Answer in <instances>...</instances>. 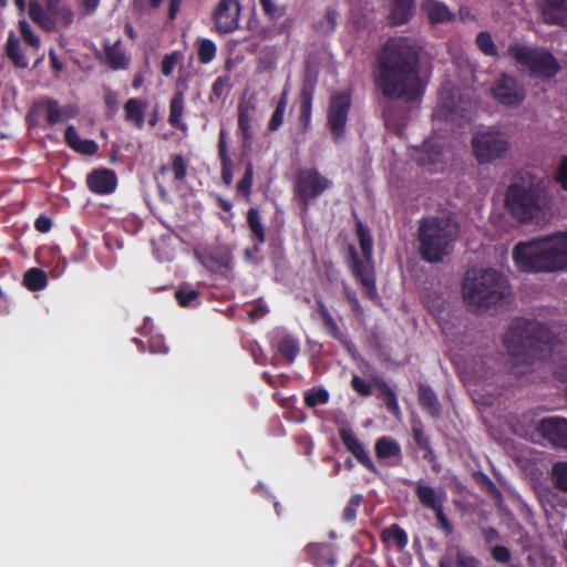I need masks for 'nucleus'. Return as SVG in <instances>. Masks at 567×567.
<instances>
[{"label": "nucleus", "mask_w": 567, "mask_h": 567, "mask_svg": "<svg viewBox=\"0 0 567 567\" xmlns=\"http://www.w3.org/2000/svg\"><path fill=\"white\" fill-rule=\"evenodd\" d=\"M374 79L377 87L388 97L417 100L423 86L415 44L405 38L386 41L378 56Z\"/></svg>", "instance_id": "obj_1"}, {"label": "nucleus", "mask_w": 567, "mask_h": 567, "mask_svg": "<svg viewBox=\"0 0 567 567\" xmlns=\"http://www.w3.org/2000/svg\"><path fill=\"white\" fill-rule=\"evenodd\" d=\"M513 259L524 271L553 272L567 269V233L518 243Z\"/></svg>", "instance_id": "obj_2"}, {"label": "nucleus", "mask_w": 567, "mask_h": 567, "mask_svg": "<svg viewBox=\"0 0 567 567\" xmlns=\"http://www.w3.org/2000/svg\"><path fill=\"white\" fill-rule=\"evenodd\" d=\"M458 236V225L453 218L424 217L417 229L419 252L427 262H440L452 252Z\"/></svg>", "instance_id": "obj_3"}, {"label": "nucleus", "mask_w": 567, "mask_h": 567, "mask_svg": "<svg viewBox=\"0 0 567 567\" xmlns=\"http://www.w3.org/2000/svg\"><path fill=\"white\" fill-rule=\"evenodd\" d=\"M465 302L475 310H485L511 295L504 276L493 269L468 270L462 286Z\"/></svg>", "instance_id": "obj_4"}, {"label": "nucleus", "mask_w": 567, "mask_h": 567, "mask_svg": "<svg viewBox=\"0 0 567 567\" xmlns=\"http://www.w3.org/2000/svg\"><path fill=\"white\" fill-rule=\"evenodd\" d=\"M505 203L513 217L525 223L544 213L549 204V196L542 179L527 175L508 187Z\"/></svg>", "instance_id": "obj_5"}, {"label": "nucleus", "mask_w": 567, "mask_h": 567, "mask_svg": "<svg viewBox=\"0 0 567 567\" xmlns=\"http://www.w3.org/2000/svg\"><path fill=\"white\" fill-rule=\"evenodd\" d=\"M504 343L513 355L545 358L546 350H553L549 331L538 321L527 319H515L512 322Z\"/></svg>", "instance_id": "obj_6"}, {"label": "nucleus", "mask_w": 567, "mask_h": 567, "mask_svg": "<svg viewBox=\"0 0 567 567\" xmlns=\"http://www.w3.org/2000/svg\"><path fill=\"white\" fill-rule=\"evenodd\" d=\"M507 53L533 78L549 80L559 71L556 58L545 49L513 43L508 47Z\"/></svg>", "instance_id": "obj_7"}, {"label": "nucleus", "mask_w": 567, "mask_h": 567, "mask_svg": "<svg viewBox=\"0 0 567 567\" xmlns=\"http://www.w3.org/2000/svg\"><path fill=\"white\" fill-rule=\"evenodd\" d=\"M28 14L41 29L48 32L68 28L74 20L72 8L63 0H29Z\"/></svg>", "instance_id": "obj_8"}, {"label": "nucleus", "mask_w": 567, "mask_h": 567, "mask_svg": "<svg viewBox=\"0 0 567 567\" xmlns=\"http://www.w3.org/2000/svg\"><path fill=\"white\" fill-rule=\"evenodd\" d=\"M357 235L359 237V244L363 259L358 258L353 247L350 248L352 257V271L365 289L367 296L369 298H374L377 296V289L372 259V237L369 229L360 221L357 224Z\"/></svg>", "instance_id": "obj_9"}, {"label": "nucleus", "mask_w": 567, "mask_h": 567, "mask_svg": "<svg viewBox=\"0 0 567 567\" xmlns=\"http://www.w3.org/2000/svg\"><path fill=\"white\" fill-rule=\"evenodd\" d=\"M471 146L478 164H488L501 159L511 150L506 134L492 127L476 131L471 138Z\"/></svg>", "instance_id": "obj_10"}, {"label": "nucleus", "mask_w": 567, "mask_h": 567, "mask_svg": "<svg viewBox=\"0 0 567 567\" xmlns=\"http://www.w3.org/2000/svg\"><path fill=\"white\" fill-rule=\"evenodd\" d=\"M474 103L470 94H462L460 90L444 85L440 91L439 104L433 113L434 121H455L468 117Z\"/></svg>", "instance_id": "obj_11"}, {"label": "nucleus", "mask_w": 567, "mask_h": 567, "mask_svg": "<svg viewBox=\"0 0 567 567\" xmlns=\"http://www.w3.org/2000/svg\"><path fill=\"white\" fill-rule=\"evenodd\" d=\"M451 154L445 140L431 137L420 147L415 148L413 157L421 166L426 167L430 172H439L443 169Z\"/></svg>", "instance_id": "obj_12"}, {"label": "nucleus", "mask_w": 567, "mask_h": 567, "mask_svg": "<svg viewBox=\"0 0 567 567\" xmlns=\"http://www.w3.org/2000/svg\"><path fill=\"white\" fill-rule=\"evenodd\" d=\"M332 185V182L316 168L301 169L297 175L296 193L303 206L322 195Z\"/></svg>", "instance_id": "obj_13"}, {"label": "nucleus", "mask_w": 567, "mask_h": 567, "mask_svg": "<svg viewBox=\"0 0 567 567\" xmlns=\"http://www.w3.org/2000/svg\"><path fill=\"white\" fill-rule=\"evenodd\" d=\"M351 106V96L346 92H334L328 109V124L336 142L343 138Z\"/></svg>", "instance_id": "obj_14"}, {"label": "nucleus", "mask_w": 567, "mask_h": 567, "mask_svg": "<svg viewBox=\"0 0 567 567\" xmlns=\"http://www.w3.org/2000/svg\"><path fill=\"white\" fill-rule=\"evenodd\" d=\"M494 97L505 106H517L525 99L524 86L511 75H502L493 85Z\"/></svg>", "instance_id": "obj_15"}, {"label": "nucleus", "mask_w": 567, "mask_h": 567, "mask_svg": "<svg viewBox=\"0 0 567 567\" xmlns=\"http://www.w3.org/2000/svg\"><path fill=\"white\" fill-rule=\"evenodd\" d=\"M240 6L238 0H220L214 10V22L219 33H230L238 28Z\"/></svg>", "instance_id": "obj_16"}, {"label": "nucleus", "mask_w": 567, "mask_h": 567, "mask_svg": "<svg viewBox=\"0 0 567 567\" xmlns=\"http://www.w3.org/2000/svg\"><path fill=\"white\" fill-rule=\"evenodd\" d=\"M537 431L553 445L567 449V420L559 417L543 419Z\"/></svg>", "instance_id": "obj_17"}, {"label": "nucleus", "mask_w": 567, "mask_h": 567, "mask_svg": "<svg viewBox=\"0 0 567 567\" xmlns=\"http://www.w3.org/2000/svg\"><path fill=\"white\" fill-rule=\"evenodd\" d=\"M415 495L422 506L433 509L435 513L444 509L447 494L444 488H434L422 482L415 483Z\"/></svg>", "instance_id": "obj_18"}, {"label": "nucleus", "mask_w": 567, "mask_h": 567, "mask_svg": "<svg viewBox=\"0 0 567 567\" xmlns=\"http://www.w3.org/2000/svg\"><path fill=\"white\" fill-rule=\"evenodd\" d=\"M116 184V175L110 169H97L87 176V186L96 194H111L115 190Z\"/></svg>", "instance_id": "obj_19"}, {"label": "nucleus", "mask_w": 567, "mask_h": 567, "mask_svg": "<svg viewBox=\"0 0 567 567\" xmlns=\"http://www.w3.org/2000/svg\"><path fill=\"white\" fill-rule=\"evenodd\" d=\"M390 22L401 25L410 20L414 11V0H384Z\"/></svg>", "instance_id": "obj_20"}, {"label": "nucleus", "mask_w": 567, "mask_h": 567, "mask_svg": "<svg viewBox=\"0 0 567 567\" xmlns=\"http://www.w3.org/2000/svg\"><path fill=\"white\" fill-rule=\"evenodd\" d=\"M341 440L348 451L368 470L375 473L377 467L374 466L373 462L371 461L368 452L365 451L364 446L359 442V440L355 437L354 434L348 431H341L340 432Z\"/></svg>", "instance_id": "obj_21"}, {"label": "nucleus", "mask_w": 567, "mask_h": 567, "mask_svg": "<svg viewBox=\"0 0 567 567\" xmlns=\"http://www.w3.org/2000/svg\"><path fill=\"white\" fill-rule=\"evenodd\" d=\"M542 14L547 23L567 25V0H546Z\"/></svg>", "instance_id": "obj_22"}, {"label": "nucleus", "mask_w": 567, "mask_h": 567, "mask_svg": "<svg viewBox=\"0 0 567 567\" xmlns=\"http://www.w3.org/2000/svg\"><path fill=\"white\" fill-rule=\"evenodd\" d=\"M148 107L147 101L132 97L124 104L125 120L137 128H142L145 122V113Z\"/></svg>", "instance_id": "obj_23"}, {"label": "nucleus", "mask_w": 567, "mask_h": 567, "mask_svg": "<svg viewBox=\"0 0 567 567\" xmlns=\"http://www.w3.org/2000/svg\"><path fill=\"white\" fill-rule=\"evenodd\" d=\"M6 54L14 66L25 69L29 65V59L23 51L21 41L13 31L8 33L6 43Z\"/></svg>", "instance_id": "obj_24"}, {"label": "nucleus", "mask_w": 567, "mask_h": 567, "mask_svg": "<svg viewBox=\"0 0 567 567\" xmlns=\"http://www.w3.org/2000/svg\"><path fill=\"white\" fill-rule=\"evenodd\" d=\"M64 137L71 148L84 155H93L99 148L93 140H82L73 125L66 127Z\"/></svg>", "instance_id": "obj_25"}, {"label": "nucleus", "mask_w": 567, "mask_h": 567, "mask_svg": "<svg viewBox=\"0 0 567 567\" xmlns=\"http://www.w3.org/2000/svg\"><path fill=\"white\" fill-rule=\"evenodd\" d=\"M45 112L47 120L52 125L68 121L78 115V109L74 105L60 107L59 103L54 100H48L45 102Z\"/></svg>", "instance_id": "obj_26"}, {"label": "nucleus", "mask_w": 567, "mask_h": 567, "mask_svg": "<svg viewBox=\"0 0 567 567\" xmlns=\"http://www.w3.org/2000/svg\"><path fill=\"white\" fill-rule=\"evenodd\" d=\"M308 553L317 567H333L337 563V557L329 545H311Z\"/></svg>", "instance_id": "obj_27"}, {"label": "nucleus", "mask_w": 567, "mask_h": 567, "mask_svg": "<svg viewBox=\"0 0 567 567\" xmlns=\"http://www.w3.org/2000/svg\"><path fill=\"white\" fill-rule=\"evenodd\" d=\"M105 55L107 63L114 70H124L128 66L130 59L123 51L120 40L105 45Z\"/></svg>", "instance_id": "obj_28"}, {"label": "nucleus", "mask_w": 567, "mask_h": 567, "mask_svg": "<svg viewBox=\"0 0 567 567\" xmlns=\"http://www.w3.org/2000/svg\"><path fill=\"white\" fill-rule=\"evenodd\" d=\"M277 349L278 352L292 362L299 353V341L290 334H281L277 332Z\"/></svg>", "instance_id": "obj_29"}, {"label": "nucleus", "mask_w": 567, "mask_h": 567, "mask_svg": "<svg viewBox=\"0 0 567 567\" xmlns=\"http://www.w3.org/2000/svg\"><path fill=\"white\" fill-rule=\"evenodd\" d=\"M318 311L323 322L324 330L342 343H348L347 337L340 330L338 323L323 302H318Z\"/></svg>", "instance_id": "obj_30"}, {"label": "nucleus", "mask_w": 567, "mask_h": 567, "mask_svg": "<svg viewBox=\"0 0 567 567\" xmlns=\"http://www.w3.org/2000/svg\"><path fill=\"white\" fill-rule=\"evenodd\" d=\"M381 538L388 546L396 547L400 550L403 549L408 544V534L399 525L395 524L383 529Z\"/></svg>", "instance_id": "obj_31"}, {"label": "nucleus", "mask_w": 567, "mask_h": 567, "mask_svg": "<svg viewBox=\"0 0 567 567\" xmlns=\"http://www.w3.org/2000/svg\"><path fill=\"white\" fill-rule=\"evenodd\" d=\"M184 114V94L183 92H177L169 104V123L181 130H186V124L183 122Z\"/></svg>", "instance_id": "obj_32"}, {"label": "nucleus", "mask_w": 567, "mask_h": 567, "mask_svg": "<svg viewBox=\"0 0 567 567\" xmlns=\"http://www.w3.org/2000/svg\"><path fill=\"white\" fill-rule=\"evenodd\" d=\"M375 454L381 460L401 456L399 443L391 437L382 436L375 443Z\"/></svg>", "instance_id": "obj_33"}, {"label": "nucleus", "mask_w": 567, "mask_h": 567, "mask_svg": "<svg viewBox=\"0 0 567 567\" xmlns=\"http://www.w3.org/2000/svg\"><path fill=\"white\" fill-rule=\"evenodd\" d=\"M422 10L425 11L432 22H443L451 16L447 7L435 0H425L422 3Z\"/></svg>", "instance_id": "obj_34"}, {"label": "nucleus", "mask_w": 567, "mask_h": 567, "mask_svg": "<svg viewBox=\"0 0 567 567\" xmlns=\"http://www.w3.org/2000/svg\"><path fill=\"white\" fill-rule=\"evenodd\" d=\"M247 223L254 238L257 240V244H264L266 240V231L257 208H250L248 210Z\"/></svg>", "instance_id": "obj_35"}, {"label": "nucleus", "mask_w": 567, "mask_h": 567, "mask_svg": "<svg viewBox=\"0 0 567 567\" xmlns=\"http://www.w3.org/2000/svg\"><path fill=\"white\" fill-rule=\"evenodd\" d=\"M447 553L454 556L456 567H480L478 560L457 545L449 546Z\"/></svg>", "instance_id": "obj_36"}, {"label": "nucleus", "mask_w": 567, "mask_h": 567, "mask_svg": "<svg viewBox=\"0 0 567 567\" xmlns=\"http://www.w3.org/2000/svg\"><path fill=\"white\" fill-rule=\"evenodd\" d=\"M23 284L30 290H41L48 284L45 272L39 268H31L25 272Z\"/></svg>", "instance_id": "obj_37"}, {"label": "nucleus", "mask_w": 567, "mask_h": 567, "mask_svg": "<svg viewBox=\"0 0 567 567\" xmlns=\"http://www.w3.org/2000/svg\"><path fill=\"white\" fill-rule=\"evenodd\" d=\"M19 29L25 44L29 47V52L31 54H37L41 45L40 38L35 34L29 22L25 20L19 21Z\"/></svg>", "instance_id": "obj_38"}, {"label": "nucleus", "mask_w": 567, "mask_h": 567, "mask_svg": "<svg viewBox=\"0 0 567 567\" xmlns=\"http://www.w3.org/2000/svg\"><path fill=\"white\" fill-rule=\"evenodd\" d=\"M419 401L420 403L429 410L432 415H436L439 413V402L435 393L432 389L420 385L419 388Z\"/></svg>", "instance_id": "obj_39"}, {"label": "nucleus", "mask_w": 567, "mask_h": 567, "mask_svg": "<svg viewBox=\"0 0 567 567\" xmlns=\"http://www.w3.org/2000/svg\"><path fill=\"white\" fill-rule=\"evenodd\" d=\"M478 49L487 56H498L496 44L487 31H482L476 35L475 40Z\"/></svg>", "instance_id": "obj_40"}, {"label": "nucleus", "mask_w": 567, "mask_h": 567, "mask_svg": "<svg viewBox=\"0 0 567 567\" xmlns=\"http://www.w3.org/2000/svg\"><path fill=\"white\" fill-rule=\"evenodd\" d=\"M231 87L230 76L228 74L218 76L212 87V93L209 96L210 102L218 101L223 99Z\"/></svg>", "instance_id": "obj_41"}, {"label": "nucleus", "mask_w": 567, "mask_h": 567, "mask_svg": "<svg viewBox=\"0 0 567 567\" xmlns=\"http://www.w3.org/2000/svg\"><path fill=\"white\" fill-rule=\"evenodd\" d=\"M250 120L251 109L247 105H240L238 114V126L241 133L244 134L245 144H248L251 138Z\"/></svg>", "instance_id": "obj_42"}, {"label": "nucleus", "mask_w": 567, "mask_h": 567, "mask_svg": "<svg viewBox=\"0 0 567 567\" xmlns=\"http://www.w3.org/2000/svg\"><path fill=\"white\" fill-rule=\"evenodd\" d=\"M286 107H287V92H284L277 106H276V110L272 113L270 121L268 123V127L270 131H276L281 126V124L284 122V114H285Z\"/></svg>", "instance_id": "obj_43"}, {"label": "nucleus", "mask_w": 567, "mask_h": 567, "mask_svg": "<svg viewBox=\"0 0 567 567\" xmlns=\"http://www.w3.org/2000/svg\"><path fill=\"white\" fill-rule=\"evenodd\" d=\"M176 299L183 307H194L198 305L199 293L197 290L182 287L176 291Z\"/></svg>", "instance_id": "obj_44"}, {"label": "nucleus", "mask_w": 567, "mask_h": 567, "mask_svg": "<svg viewBox=\"0 0 567 567\" xmlns=\"http://www.w3.org/2000/svg\"><path fill=\"white\" fill-rule=\"evenodd\" d=\"M252 181H254V167H252V163L248 162L246 164L244 176L237 183V190L247 198H249L250 194H251Z\"/></svg>", "instance_id": "obj_45"}, {"label": "nucleus", "mask_w": 567, "mask_h": 567, "mask_svg": "<svg viewBox=\"0 0 567 567\" xmlns=\"http://www.w3.org/2000/svg\"><path fill=\"white\" fill-rule=\"evenodd\" d=\"M261 8L269 17V19L276 21L281 19L286 14V7L278 4L275 0H259Z\"/></svg>", "instance_id": "obj_46"}, {"label": "nucleus", "mask_w": 567, "mask_h": 567, "mask_svg": "<svg viewBox=\"0 0 567 567\" xmlns=\"http://www.w3.org/2000/svg\"><path fill=\"white\" fill-rule=\"evenodd\" d=\"M215 55H216L215 43L208 39L202 40L199 43V48H198V60L202 63L207 64L210 61H213Z\"/></svg>", "instance_id": "obj_47"}, {"label": "nucleus", "mask_w": 567, "mask_h": 567, "mask_svg": "<svg viewBox=\"0 0 567 567\" xmlns=\"http://www.w3.org/2000/svg\"><path fill=\"white\" fill-rule=\"evenodd\" d=\"M555 485L567 492V463H557L553 468Z\"/></svg>", "instance_id": "obj_48"}, {"label": "nucleus", "mask_w": 567, "mask_h": 567, "mask_svg": "<svg viewBox=\"0 0 567 567\" xmlns=\"http://www.w3.org/2000/svg\"><path fill=\"white\" fill-rule=\"evenodd\" d=\"M337 24V12L329 10L322 20L318 21L316 28L321 33H330L334 30Z\"/></svg>", "instance_id": "obj_49"}, {"label": "nucleus", "mask_w": 567, "mask_h": 567, "mask_svg": "<svg viewBox=\"0 0 567 567\" xmlns=\"http://www.w3.org/2000/svg\"><path fill=\"white\" fill-rule=\"evenodd\" d=\"M169 169L173 172L176 182H184L187 175V165L182 155L173 157Z\"/></svg>", "instance_id": "obj_50"}, {"label": "nucleus", "mask_w": 567, "mask_h": 567, "mask_svg": "<svg viewBox=\"0 0 567 567\" xmlns=\"http://www.w3.org/2000/svg\"><path fill=\"white\" fill-rule=\"evenodd\" d=\"M329 400V393L324 389L311 391L306 394L305 401L308 406L315 408L319 404H326Z\"/></svg>", "instance_id": "obj_51"}, {"label": "nucleus", "mask_w": 567, "mask_h": 567, "mask_svg": "<svg viewBox=\"0 0 567 567\" xmlns=\"http://www.w3.org/2000/svg\"><path fill=\"white\" fill-rule=\"evenodd\" d=\"M362 503V496L361 495H353L347 506L343 509V519L346 522H353L357 516V511L360 504Z\"/></svg>", "instance_id": "obj_52"}, {"label": "nucleus", "mask_w": 567, "mask_h": 567, "mask_svg": "<svg viewBox=\"0 0 567 567\" xmlns=\"http://www.w3.org/2000/svg\"><path fill=\"white\" fill-rule=\"evenodd\" d=\"M181 60V54L178 52H172L169 54H166L163 60H162V64H161V70H162V73L165 75V76H169L173 71H174V68L175 65L177 64V62Z\"/></svg>", "instance_id": "obj_53"}, {"label": "nucleus", "mask_w": 567, "mask_h": 567, "mask_svg": "<svg viewBox=\"0 0 567 567\" xmlns=\"http://www.w3.org/2000/svg\"><path fill=\"white\" fill-rule=\"evenodd\" d=\"M555 181L567 190V156H564L555 172Z\"/></svg>", "instance_id": "obj_54"}, {"label": "nucleus", "mask_w": 567, "mask_h": 567, "mask_svg": "<svg viewBox=\"0 0 567 567\" xmlns=\"http://www.w3.org/2000/svg\"><path fill=\"white\" fill-rule=\"evenodd\" d=\"M226 131L224 128L219 132V141H218V155L220 162L231 161L228 146H227V136Z\"/></svg>", "instance_id": "obj_55"}, {"label": "nucleus", "mask_w": 567, "mask_h": 567, "mask_svg": "<svg viewBox=\"0 0 567 567\" xmlns=\"http://www.w3.org/2000/svg\"><path fill=\"white\" fill-rule=\"evenodd\" d=\"M352 388L361 395H370L372 391V385L365 380L361 379L358 375H354L351 381Z\"/></svg>", "instance_id": "obj_56"}, {"label": "nucleus", "mask_w": 567, "mask_h": 567, "mask_svg": "<svg viewBox=\"0 0 567 567\" xmlns=\"http://www.w3.org/2000/svg\"><path fill=\"white\" fill-rule=\"evenodd\" d=\"M385 401H386V408L390 412H392V414L396 417V419H400L401 416V410H400V406H399V403H398V399H396V394L395 392H389L388 391V396L385 398Z\"/></svg>", "instance_id": "obj_57"}, {"label": "nucleus", "mask_w": 567, "mask_h": 567, "mask_svg": "<svg viewBox=\"0 0 567 567\" xmlns=\"http://www.w3.org/2000/svg\"><path fill=\"white\" fill-rule=\"evenodd\" d=\"M492 556L496 561L507 563L511 559V551L505 546H495L492 550Z\"/></svg>", "instance_id": "obj_58"}, {"label": "nucleus", "mask_w": 567, "mask_h": 567, "mask_svg": "<svg viewBox=\"0 0 567 567\" xmlns=\"http://www.w3.org/2000/svg\"><path fill=\"white\" fill-rule=\"evenodd\" d=\"M220 165H221V179L227 186H229L233 183V178H234L233 162L231 161L220 162Z\"/></svg>", "instance_id": "obj_59"}, {"label": "nucleus", "mask_w": 567, "mask_h": 567, "mask_svg": "<svg viewBox=\"0 0 567 567\" xmlns=\"http://www.w3.org/2000/svg\"><path fill=\"white\" fill-rule=\"evenodd\" d=\"M435 515H436V519H437V522L440 524L441 529L446 535H451L453 533V526L449 522L447 517L445 516L444 511L442 509V511L435 513Z\"/></svg>", "instance_id": "obj_60"}, {"label": "nucleus", "mask_w": 567, "mask_h": 567, "mask_svg": "<svg viewBox=\"0 0 567 567\" xmlns=\"http://www.w3.org/2000/svg\"><path fill=\"white\" fill-rule=\"evenodd\" d=\"M52 221L49 217L40 216L35 220V228L41 233H47L51 229Z\"/></svg>", "instance_id": "obj_61"}, {"label": "nucleus", "mask_w": 567, "mask_h": 567, "mask_svg": "<svg viewBox=\"0 0 567 567\" xmlns=\"http://www.w3.org/2000/svg\"><path fill=\"white\" fill-rule=\"evenodd\" d=\"M231 261H233V257H231V252L229 249H223L220 251V257H219V266L220 267H224L226 269H229L231 267Z\"/></svg>", "instance_id": "obj_62"}, {"label": "nucleus", "mask_w": 567, "mask_h": 567, "mask_svg": "<svg viewBox=\"0 0 567 567\" xmlns=\"http://www.w3.org/2000/svg\"><path fill=\"white\" fill-rule=\"evenodd\" d=\"M347 297L353 311H355L358 315H362L363 311L357 296L353 292L348 291Z\"/></svg>", "instance_id": "obj_63"}, {"label": "nucleus", "mask_w": 567, "mask_h": 567, "mask_svg": "<svg viewBox=\"0 0 567 567\" xmlns=\"http://www.w3.org/2000/svg\"><path fill=\"white\" fill-rule=\"evenodd\" d=\"M310 109H311V102L310 100H303L301 102V109H300V112H301V117L308 122L309 118H310Z\"/></svg>", "instance_id": "obj_64"}]
</instances>
